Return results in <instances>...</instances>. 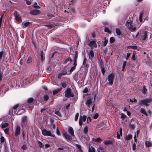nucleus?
Returning a JSON list of instances; mask_svg holds the SVG:
<instances>
[{
	"mask_svg": "<svg viewBox=\"0 0 152 152\" xmlns=\"http://www.w3.org/2000/svg\"><path fill=\"white\" fill-rule=\"evenodd\" d=\"M131 53H128L127 54L126 56L125 57L126 60H128L129 56H130L131 55Z\"/></svg>",
	"mask_w": 152,
	"mask_h": 152,
	"instance_id": "obj_43",
	"label": "nucleus"
},
{
	"mask_svg": "<svg viewBox=\"0 0 152 152\" xmlns=\"http://www.w3.org/2000/svg\"><path fill=\"white\" fill-rule=\"evenodd\" d=\"M88 89L87 88H85L83 91V92L84 93H86L88 92Z\"/></svg>",
	"mask_w": 152,
	"mask_h": 152,
	"instance_id": "obj_58",
	"label": "nucleus"
},
{
	"mask_svg": "<svg viewBox=\"0 0 152 152\" xmlns=\"http://www.w3.org/2000/svg\"><path fill=\"white\" fill-rule=\"evenodd\" d=\"M129 47H130L132 49H136L137 48V47L136 46L133 45V46H130Z\"/></svg>",
	"mask_w": 152,
	"mask_h": 152,
	"instance_id": "obj_49",
	"label": "nucleus"
},
{
	"mask_svg": "<svg viewBox=\"0 0 152 152\" xmlns=\"http://www.w3.org/2000/svg\"><path fill=\"white\" fill-rule=\"evenodd\" d=\"M14 15L15 19L17 21H19L21 20V18L18 13L15 12L14 13Z\"/></svg>",
	"mask_w": 152,
	"mask_h": 152,
	"instance_id": "obj_10",
	"label": "nucleus"
},
{
	"mask_svg": "<svg viewBox=\"0 0 152 152\" xmlns=\"http://www.w3.org/2000/svg\"><path fill=\"white\" fill-rule=\"evenodd\" d=\"M31 58L30 57H29L27 60V63H30L31 62Z\"/></svg>",
	"mask_w": 152,
	"mask_h": 152,
	"instance_id": "obj_45",
	"label": "nucleus"
},
{
	"mask_svg": "<svg viewBox=\"0 0 152 152\" xmlns=\"http://www.w3.org/2000/svg\"><path fill=\"white\" fill-rule=\"evenodd\" d=\"M34 99L33 98L30 97L27 99V102L24 104L22 107L24 106L27 108H29L31 107V103L33 101Z\"/></svg>",
	"mask_w": 152,
	"mask_h": 152,
	"instance_id": "obj_4",
	"label": "nucleus"
},
{
	"mask_svg": "<svg viewBox=\"0 0 152 152\" xmlns=\"http://www.w3.org/2000/svg\"><path fill=\"white\" fill-rule=\"evenodd\" d=\"M5 139L3 137H1L0 138V141L1 142H4V141Z\"/></svg>",
	"mask_w": 152,
	"mask_h": 152,
	"instance_id": "obj_53",
	"label": "nucleus"
},
{
	"mask_svg": "<svg viewBox=\"0 0 152 152\" xmlns=\"http://www.w3.org/2000/svg\"><path fill=\"white\" fill-rule=\"evenodd\" d=\"M111 98L110 96H108L106 98L105 102L106 104L108 106L111 103Z\"/></svg>",
	"mask_w": 152,
	"mask_h": 152,
	"instance_id": "obj_14",
	"label": "nucleus"
},
{
	"mask_svg": "<svg viewBox=\"0 0 152 152\" xmlns=\"http://www.w3.org/2000/svg\"><path fill=\"white\" fill-rule=\"evenodd\" d=\"M100 67H101V71L102 73V74L103 75H104V73L105 72V71L104 68L103 67H102V66H100Z\"/></svg>",
	"mask_w": 152,
	"mask_h": 152,
	"instance_id": "obj_46",
	"label": "nucleus"
},
{
	"mask_svg": "<svg viewBox=\"0 0 152 152\" xmlns=\"http://www.w3.org/2000/svg\"><path fill=\"white\" fill-rule=\"evenodd\" d=\"M126 26L127 28L132 32L134 31L136 29L135 24L133 23L132 21H127Z\"/></svg>",
	"mask_w": 152,
	"mask_h": 152,
	"instance_id": "obj_1",
	"label": "nucleus"
},
{
	"mask_svg": "<svg viewBox=\"0 0 152 152\" xmlns=\"http://www.w3.org/2000/svg\"><path fill=\"white\" fill-rule=\"evenodd\" d=\"M86 116L85 115L80 116L79 120V124L81 126L83 124V122L86 121Z\"/></svg>",
	"mask_w": 152,
	"mask_h": 152,
	"instance_id": "obj_8",
	"label": "nucleus"
},
{
	"mask_svg": "<svg viewBox=\"0 0 152 152\" xmlns=\"http://www.w3.org/2000/svg\"><path fill=\"white\" fill-rule=\"evenodd\" d=\"M46 27L48 28H51L53 27V26L52 25H46L45 26Z\"/></svg>",
	"mask_w": 152,
	"mask_h": 152,
	"instance_id": "obj_61",
	"label": "nucleus"
},
{
	"mask_svg": "<svg viewBox=\"0 0 152 152\" xmlns=\"http://www.w3.org/2000/svg\"><path fill=\"white\" fill-rule=\"evenodd\" d=\"M145 146L146 147H149L152 146V142L148 141H146L145 142Z\"/></svg>",
	"mask_w": 152,
	"mask_h": 152,
	"instance_id": "obj_19",
	"label": "nucleus"
},
{
	"mask_svg": "<svg viewBox=\"0 0 152 152\" xmlns=\"http://www.w3.org/2000/svg\"><path fill=\"white\" fill-rule=\"evenodd\" d=\"M19 106V104H16L12 108L13 109L15 110Z\"/></svg>",
	"mask_w": 152,
	"mask_h": 152,
	"instance_id": "obj_47",
	"label": "nucleus"
},
{
	"mask_svg": "<svg viewBox=\"0 0 152 152\" xmlns=\"http://www.w3.org/2000/svg\"><path fill=\"white\" fill-rule=\"evenodd\" d=\"M38 144L40 147H42V144L40 141H38Z\"/></svg>",
	"mask_w": 152,
	"mask_h": 152,
	"instance_id": "obj_52",
	"label": "nucleus"
},
{
	"mask_svg": "<svg viewBox=\"0 0 152 152\" xmlns=\"http://www.w3.org/2000/svg\"><path fill=\"white\" fill-rule=\"evenodd\" d=\"M67 72L66 71H63L60 74H61V75H64L66 74Z\"/></svg>",
	"mask_w": 152,
	"mask_h": 152,
	"instance_id": "obj_62",
	"label": "nucleus"
},
{
	"mask_svg": "<svg viewBox=\"0 0 152 152\" xmlns=\"http://www.w3.org/2000/svg\"><path fill=\"white\" fill-rule=\"evenodd\" d=\"M27 117L26 116L23 117L22 118V121L23 122H24L26 121Z\"/></svg>",
	"mask_w": 152,
	"mask_h": 152,
	"instance_id": "obj_41",
	"label": "nucleus"
},
{
	"mask_svg": "<svg viewBox=\"0 0 152 152\" xmlns=\"http://www.w3.org/2000/svg\"><path fill=\"white\" fill-rule=\"evenodd\" d=\"M92 97H91V96L88 97L87 99L86 104L88 107H90V105L91 104H93L94 102L96 96H92Z\"/></svg>",
	"mask_w": 152,
	"mask_h": 152,
	"instance_id": "obj_2",
	"label": "nucleus"
},
{
	"mask_svg": "<svg viewBox=\"0 0 152 152\" xmlns=\"http://www.w3.org/2000/svg\"><path fill=\"white\" fill-rule=\"evenodd\" d=\"M152 101V99L151 98H149L141 100L140 103V105H146L147 104L151 102Z\"/></svg>",
	"mask_w": 152,
	"mask_h": 152,
	"instance_id": "obj_6",
	"label": "nucleus"
},
{
	"mask_svg": "<svg viewBox=\"0 0 152 152\" xmlns=\"http://www.w3.org/2000/svg\"><path fill=\"white\" fill-rule=\"evenodd\" d=\"M32 6L34 8L36 9H40V7L37 5V2L34 3Z\"/></svg>",
	"mask_w": 152,
	"mask_h": 152,
	"instance_id": "obj_28",
	"label": "nucleus"
},
{
	"mask_svg": "<svg viewBox=\"0 0 152 152\" xmlns=\"http://www.w3.org/2000/svg\"><path fill=\"white\" fill-rule=\"evenodd\" d=\"M147 91V90L145 88V86H144L142 88V92L143 94H146V92Z\"/></svg>",
	"mask_w": 152,
	"mask_h": 152,
	"instance_id": "obj_29",
	"label": "nucleus"
},
{
	"mask_svg": "<svg viewBox=\"0 0 152 152\" xmlns=\"http://www.w3.org/2000/svg\"><path fill=\"white\" fill-rule=\"evenodd\" d=\"M104 31L106 32H107L109 33H110L111 32V31L108 28L105 27L104 29Z\"/></svg>",
	"mask_w": 152,
	"mask_h": 152,
	"instance_id": "obj_33",
	"label": "nucleus"
},
{
	"mask_svg": "<svg viewBox=\"0 0 152 152\" xmlns=\"http://www.w3.org/2000/svg\"><path fill=\"white\" fill-rule=\"evenodd\" d=\"M68 132L72 136H75L74 131L72 127H69L68 129Z\"/></svg>",
	"mask_w": 152,
	"mask_h": 152,
	"instance_id": "obj_18",
	"label": "nucleus"
},
{
	"mask_svg": "<svg viewBox=\"0 0 152 152\" xmlns=\"http://www.w3.org/2000/svg\"><path fill=\"white\" fill-rule=\"evenodd\" d=\"M55 114L59 116H61V114L58 111H57L55 112Z\"/></svg>",
	"mask_w": 152,
	"mask_h": 152,
	"instance_id": "obj_44",
	"label": "nucleus"
},
{
	"mask_svg": "<svg viewBox=\"0 0 152 152\" xmlns=\"http://www.w3.org/2000/svg\"><path fill=\"white\" fill-rule=\"evenodd\" d=\"M126 64V61H124L123 62V65L122 71H124Z\"/></svg>",
	"mask_w": 152,
	"mask_h": 152,
	"instance_id": "obj_38",
	"label": "nucleus"
},
{
	"mask_svg": "<svg viewBox=\"0 0 152 152\" xmlns=\"http://www.w3.org/2000/svg\"><path fill=\"white\" fill-rule=\"evenodd\" d=\"M8 125V124L7 123L5 122L2 123L1 125V126L2 128H4Z\"/></svg>",
	"mask_w": 152,
	"mask_h": 152,
	"instance_id": "obj_24",
	"label": "nucleus"
},
{
	"mask_svg": "<svg viewBox=\"0 0 152 152\" xmlns=\"http://www.w3.org/2000/svg\"><path fill=\"white\" fill-rule=\"evenodd\" d=\"M132 137V135L131 134H129L126 136L125 137V140H130Z\"/></svg>",
	"mask_w": 152,
	"mask_h": 152,
	"instance_id": "obj_26",
	"label": "nucleus"
},
{
	"mask_svg": "<svg viewBox=\"0 0 152 152\" xmlns=\"http://www.w3.org/2000/svg\"><path fill=\"white\" fill-rule=\"evenodd\" d=\"M114 79V74L113 73H111L108 76V79L109 84L111 85L113 84Z\"/></svg>",
	"mask_w": 152,
	"mask_h": 152,
	"instance_id": "obj_7",
	"label": "nucleus"
},
{
	"mask_svg": "<svg viewBox=\"0 0 152 152\" xmlns=\"http://www.w3.org/2000/svg\"><path fill=\"white\" fill-rule=\"evenodd\" d=\"M65 95H73L72 94L71 90L70 89L68 88L65 91Z\"/></svg>",
	"mask_w": 152,
	"mask_h": 152,
	"instance_id": "obj_20",
	"label": "nucleus"
},
{
	"mask_svg": "<svg viewBox=\"0 0 152 152\" xmlns=\"http://www.w3.org/2000/svg\"><path fill=\"white\" fill-rule=\"evenodd\" d=\"M115 41V39L113 37H111L110 38V43H113Z\"/></svg>",
	"mask_w": 152,
	"mask_h": 152,
	"instance_id": "obj_40",
	"label": "nucleus"
},
{
	"mask_svg": "<svg viewBox=\"0 0 152 152\" xmlns=\"http://www.w3.org/2000/svg\"><path fill=\"white\" fill-rule=\"evenodd\" d=\"M99 116L98 114L97 113H96L95 114H94L93 116V118L94 119H96Z\"/></svg>",
	"mask_w": 152,
	"mask_h": 152,
	"instance_id": "obj_37",
	"label": "nucleus"
},
{
	"mask_svg": "<svg viewBox=\"0 0 152 152\" xmlns=\"http://www.w3.org/2000/svg\"><path fill=\"white\" fill-rule=\"evenodd\" d=\"M143 15V13H140L139 15V20L140 22H142V18Z\"/></svg>",
	"mask_w": 152,
	"mask_h": 152,
	"instance_id": "obj_34",
	"label": "nucleus"
},
{
	"mask_svg": "<svg viewBox=\"0 0 152 152\" xmlns=\"http://www.w3.org/2000/svg\"><path fill=\"white\" fill-rule=\"evenodd\" d=\"M70 61V62H71L72 61V59L69 58H67L66 60L64 62V64H66L67 63L68 61Z\"/></svg>",
	"mask_w": 152,
	"mask_h": 152,
	"instance_id": "obj_35",
	"label": "nucleus"
},
{
	"mask_svg": "<svg viewBox=\"0 0 152 152\" xmlns=\"http://www.w3.org/2000/svg\"><path fill=\"white\" fill-rule=\"evenodd\" d=\"M2 73L0 70V81H1L2 80Z\"/></svg>",
	"mask_w": 152,
	"mask_h": 152,
	"instance_id": "obj_59",
	"label": "nucleus"
},
{
	"mask_svg": "<svg viewBox=\"0 0 152 152\" xmlns=\"http://www.w3.org/2000/svg\"><path fill=\"white\" fill-rule=\"evenodd\" d=\"M126 117V115L124 113H122L121 114V118L123 119H124Z\"/></svg>",
	"mask_w": 152,
	"mask_h": 152,
	"instance_id": "obj_51",
	"label": "nucleus"
},
{
	"mask_svg": "<svg viewBox=\"0 0 152 152\" xmlns=\"http://www.w3.org/2000/svg\"><path fill=\"white\" fill-rule=\"evenodd\" d=\"M103 143L105 145H108L111 144L112 143V142L110 140H104Z\"/></svg>",
	"mask_w": 152,
	"mask_h": 152,
	"instance_id": "obj_21",
	"label": "nucleus"
},
{
	"mask_svg": "<svg viewBox=\"0 0 152 152\" xmlns=\"http://www.w3.org/2000/svg\"><path fill=\"white\" fill-rule=\"evenodd\" d=\"M44 99L45 101H47L49 99L48 96H44Z\"/></svg>",
	"mask_w": 152,
	"mask_h": 152,
	"instance_id": "obj_55",
	"label": "nucleus"
},
{
	"mask_svg": "<svg viewBox=\"0 0 152 152\" xmlns=\"http://www.w3.org/2000/svg\"><path fill=\"white\" fill-rule=\"evenodd\" d=\"M102 141L100 137H98L96 139L93 138L92 139L91 141L93 143H94L95 142H99Z\"/></svg>",
	"mask_w": 152,
	"mask_h": 152,
	"instance_id": "obj_15",
	"label": "nucleus"
},
{
	"mask_svg": "<svg viewBox=\"0 0 152 152\" xmlns=\"http://www.w3.org/2000/svg\"><path fill=\"white\" fill-rule=\"evenodd\" d=\"M149 34H150V38L151 39V36L152 35V34H151L149 32H147L146 31H144L143 33H142L141 35L142 40L143 41L145 40L147 38L148 35Z\"/></svg>",
	"mask_w": 152,
	"mask_h": 152,
	"instance_id": "obj_5",
	"label": "nucleus"
},
{
	"mask_svg": "<svg viewBox=\"0 0 152 152\" xmlns=\"http://www.w3.org/2000/svg\"><path fill=\"white\" fill-rule=\"evenodd\" d=\"M136 58L135 56V53L134 52L133 53L132 56L131 58V60L132 61H135L136 59Z\"/></svg>",
	"mask_w": 152,
	"mask_h": 152,
	"instance_id": "obj_32",
	"label": "nucleus"
},
{
	"mask_svg": "<svg viewBox=\"0 0 152 152\" xmlns=\"http://www.w3.org/2000/svg\"><path fill=\"white\" fill-rule=\"evenodd\" d=\"M56 134L58 136L60 135V133L59 131L58 130V128L56 127Z\"/></svg>",
	"mask_w": 152,
	"mask_h": 152,
	"instance_id": "obj_50",
	"label": "nucleus"
},
{
	"mask_svg": "<svg viewBox=\"0 0 152 152\" xmlns=\"http://www.w3.org/2000/svg\"><path fill=\"white\" fill-rule=\"evenodd\" d=\"M88 126H85L83 129V131L84 133L86 135H87L88 134Z\"/></svg>",
	"mask_w": 152,
	"mask_h": 152,
	"instance_id": "obj_22",
	"label": "nucleus"
},
{
	"mask_svg": "<svg viewBox=\"0 0 152 152\" xmlns=\"http://www.w3.org/2000/svg\"><path fill=\"white\" fill-rule=\"evenodd\" d=\"M41 132L42 134L45 136H50L54 137L50 130H47L45 129L44 128L41 129Z\"/></svg>",
	"mask_w": 152,
	"mask_h": 152,
	"instance_id": "obj_3",
	"label": "nucleus"
},
{
	"mask_svg": "<svg viewBox=\"0 0 152 152\" xmlns=\"http://www.w3.org/2000/svg\"><path fill=\"white\" fill-rule=\"evenodd\" d=\"M140 112L146 116L148 115L145 112V110L143 108H141L140 109Z\"/></svg>",
	"mask_w": 152,
	"mask_h": 152,
	"instance_id": "obj_30",
	"label": "nucleus"
},
{
	"mask_svg": "<svg viewBox=\"0 0 152 152\" xmlns=\"http://www.w3.org/2000/svg\"><path fill=\"white\" fill-rule=\"evenodd\" d=\"M22 149L23 150H25L26 148V145H23L21 147Z\"/></svg>",
	"mask_w": 152,
	"mask_h": 152,
	"instance_id": "obj_63",
	"label": "nucleus"
},
{
	"mask_svg": "<svg viewBox=\"0 0 152 152\" xmlns=\"http://www.w3.org/2000/svg\"><path fill=\"white\" fill-rule=\"evenodd\" d=\"M45 56L44 54L43 51H42L41 52V57L42 62H43V61H44L45 59Z\"/></svg>",
	"mask_w": 152,
	"mask_h": 152,
	"instance_id": "obj_23",
	"label": "nucleus"
},
{
	"mask_svg": "<svg viewBox=\"0 0 152 152\" xmlns=\"http://www.w3.org/2000/svg\"><path fill=\"white\" fill-rule=\"evenodd\" d=\"M79 113H77L75 115V121H77L78 117H79Z\"/></svg>",
	"mask_w": 152,
	"mask_h": 152,
	"instance_id": "obj_39",
	"label": "nucleus"
},
{
	"mask_svg": "<svg viewBox=\"0 0 152 152\" xmlns=\"http://www.w3.org/2000/svg\"><path fill=\"white\" fill-rule=\"evenodd\" d=\"M87 61V58H84L83 61V65H84L86 64Z\"/></svg>",
	"mask_w": 152,
	"mask_h": 152,
	"instance_id": "obj_56",
	"label": "nucleus"
},
{
	"mask_svg": "<svg viewBox=\"0 0 152 152\" xmlns=\"http://www.w3.org/2000/svg\"><path fill=\"white\" fill-rule=\"evenodd\" d=\"M61 86L63 88H65L66 87L67 85V83L66 82H62L61 83Z\"/></svg>",
	"mask_w": 152,
	"mask_h": 152,
	"instance_id": "obj_31",
	"label": "nucleus"
},
{
	"mask_svg": "<svg viewBox=\"0 0 152 152\" xmlns=\"http://www.w3.org/2000/svg\"><path fill=\"white\" fill-rule=\"evenodd\" d=\"M130 127L132 129H135V126L133 124H131L130 125Z\"/></svg>",
	"mask_w": 152,
	"mask_h": 152,
	"instance_id": "obj_54",
	"label": "nucleus"
},
{
	"mask_svg": "<svg viewBox=\"0 0 152 152\" xmlns=\"http://www.w3.org/2000/svg\"><path fill=\"white\" fill-rule=\"evenodd\" d=\"M88 45L92 48L97 47L96 42L94 41H91L89 43H88Z\"/></svg>",
	"mask_w": 152,
	"mask_h": 152,
	"instance_id": "obj_11",
	"label": "nucleus"
},
{
	"mask_svg": "<svg viewBox=\"0 0 152 152\" xmlns=\"http://www.w3.org/2000/svg\"><path fill=\"white\" fill-rule=\"evenodd\" d=\"M97 151L98 152H100V149L99 148H98L97 150ZM88 152H96L95 149L94 148V147L92 146H91L89 147L88 148ZM102 152H104L103 151Z\"/></svg>",
	"mask_w": 152,
	"mask_h": 152,
	"instance_id": "obj_12",
	"label": "nucleus"
},
{
	"mask_svg": "<svg viewBox=\"0 0 152 152\" xmlns=\"http://www.w3.org/2000/svg\"><path fill=\"white\" fill-rule=\"evenodd\" d=\"M63 136L68 141H71L72 140L71 137L66 133H64L63 134Z\"/></svg>",
	"mask_w": 152,
	"mask_h": 152,
	"instance_id": "obj_13",
	"label": "nucleus"
},
{
	"mask_svg": "<svg viewBox=\"0 0 152 152\" xmlns=\"http://www.w3.org/2000/svg\"><path fill=\"white\" fill-rule=\"evenodd\" d=\"M61 90V88H59L54 90L53 91V95L56 94L58 92L60 91Z\"/></svg>",
	"mask_w": 152,
	"mask_h": 152,
	"instance_id": "obj_25",
	"label": "nucleus"
},
{
	"mask_svg": "<svg viewBox=\"0 0 152 152\" xmlns=\"http://www.w3.org/2000/svg\"><path fill=\"white\" fill-rule=\"evenodd\" d=\"M30 13L32 15H36L40 13V11L39 10H35L30 11Z\"/></svg>",
	"mask_w": 152,
	"mask_h": 152,
	"instance_id": "obj_17",
	"label": "nucleus"
},
{
	"mask_svg": "<svg viewBox=\"0 0 152 152\" xmlns=\"http://www.w3.org/2000/svg\"><path fill=\"white\" fill-rule=\"evenodd\" d=\"M21 86L22 87L25 88L27 86V83L26 82L24 83V82H23L21 84Z\"/></svg>",
	"mask_w": 152,
	"mask_h": 152,
	"instance_id": "obj_36",
	"label": "nucleus"
},
{
	"mask_svg": "<svg viewBox=\"0 0 152 152\" xmlns=\"http://www.w3.org/2000/svg\"><path fill=\"white\" fill-rule=\"evenodd\" d=\"M77 54H76L75 56V57H74V61H77Z\"/></svg>",
	"mask_w": 152,
	"mask_h": 152,
	"instance_id": "obj_64",
	"label": "nucleus"
},
{
	"mask_svg": "<svg viewBox=\"0 0 152 152\" xmlns=\"http://www.w3.org/2000/svg\"><path fill=\"white\" fill-rule=\"evenodd\" d=\"M30 24V23L29 22H27L24 23V27H26L28 26Z\"/></svg>",
	"mask_w": 152,
	"mask_h": 152,
	"instance_id": "obj_42",
	"label": "nucleus"
},
{
	"mask_svg": "<svg viewBox=\"0 0 152 152\" xmlns=\"http://www.w3.org/2000/svg\"><path fill=\"white\" fill-rule=\"evenodd\" d=\"M75 69V67L73 66H72L70 69V72H72Z\"/></svg>",
	"mask_w": 152,
	"mask_h": 152,
	"instance_id": "obj_60",
	"label": "nucleus"
},
{
	"mask_svg": "<svg viewBox=\"0 0 152 152\" xmlns=\"http://www.w3.org/2000/svg\"><path fill=\"white\" fill-rule=\"evenodd\" d=\"M108 42V40L106 39H105V40L103 43V45L104 46H105Z\"/></svg>",
	"mask_w": 152,
	"mask_h": 152,
	"instance_id": "obj_48",
	"label": "nucleus"
},
{
	"mask_svg": "<svg viewBox=\"0 0 152 152\" xmlns=\"http://www.w3.org/2000/svg\"><path fill=\"white\" fill-rule=\"evenodd\" d=\"M88 55L89 57V58L92 60V58L94 56V54L93 50H91L88 53Z\"/></svg>",
	"mask_w": 152,
	"mask_h": 152,
	"instance_id": "obj_16",
	"label": "nucleus"
},
{
	"mask_svg": "<svg viewBox=\"0 0 152 152\" xmlns=\"http://www.w3.org/2000/svg\"><path fill=\"white\" fill-rule=\"evenodd\" d=\"M20 133V128L19 126H17L15 129V136L16 137L19 135Z\"/></svg>",
	"mask_w": 152,
	"mask_h": 152,
	"instance_id": "obj_9",
	"label": "nucleus"
},
{
	"mask_svg": "<svg viewBox=\"0 0 152 152\" xmlns=\"http://www.w3.org/2000/svg\"><path fill=\"white\" fill-rule=\"evenodd\" d=\"M136 145L135 143H134L133 144V146H132V149L133 150H135L136 148Z\"/></svg>",
	"mask_w": 152,
	"mask_h": 152,
	"instance_id": "obj_57",
	"label": "nucleus"
},
{
	"mask_svg": "<svg viewBox=\"0 0 152 152\" xmlns=\"http://www.w3.org/2000/svg\"><path fill=\"white\" fill-rule=\"evenodd\" d=\"M116 32L117 35L120 36L121 34V33L119 29L117 28L116 29Z\"/></svg>",
	"mask_w": 152,
	"mask_h": 152,
	"instance_id": "obj_27",
	"label": "nucleus"
}]
</instances>
